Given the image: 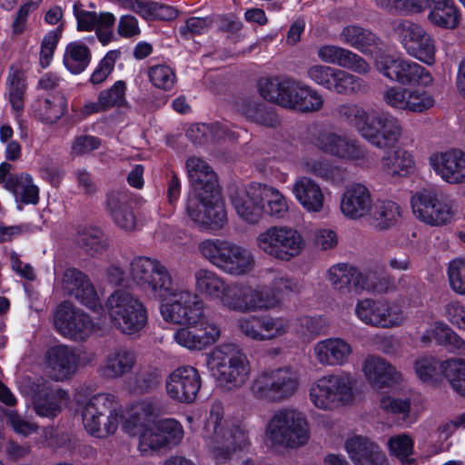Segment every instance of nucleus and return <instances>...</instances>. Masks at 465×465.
I'll return each instance as SVG.
<instances>
[{
  "mask_svg": "<svg viewBox=\"0 0 465 465\" xmlns=\"http://www.w3.org/2000/svg\"><path fill=\"white\" fill-rule=\"evenodd\" d=\"M45 364L53 380L64 381L76 373L79 357L70 346L54 345L46 351Z\"/></svg>",
  "mask_w": 465,
  "mask_h": 465,
  "instance_id": "393cba45",
  "label": "nucleus"
},
{
  "mask_svg": "<svg viewBox=\"0 0 465 465\" xmlns=\"http://www.w3.org/2000/svg\"><path fill=\"white\" fill-rule=\"evenodd\" d=\"M257 248L268 257L290 262L306 247L302 233L288 225H273L260 232L255 240Z\"/></svg>",
  "mask_w": 465,
  "mask_h": 465,
  "instance_id": "9b49d317",
  "label": "nucleus"
},
{
  "mask_svg": "<svg viewBox=\"0 0 465 465\" xmlns=\"http://www.w3.org/2000/svg\"><path fill=\"white\" fill-rule=\"evenodd\" d=\"M77 244L89 255L96 257L108 248V241L104 232L93 226L79 227L76 233Z\"/></svg>",
  "mask_w": 465,
  "mask_h": 465,
  "instance_id": "09e8293b",
  "label": "nucleus"
},
{
  "mask_svg": "<svg viewBox=\"0 0 465 465\" xmlns=\"http://www.w3.org/2000/svg\"><path fill=\"white\" fill-rule=\"evenodd\" d=\"M401 134L402 126L398 118L390 114L372 112L362 139L378 149H388L399 143Z\"/></svg>",
  "mask_w": 465,
  "mask_h": 465,
  "instance_id": "412c9836",
  "label": "nucleus"
},
{
  "mask_svg": "<svg viewBox=\"0 0 465 465\" xmlns=\"http://www.w3.org/2000/svg\"><path fill=\"white\" fill-rule=\"evenodd\" d=\"M300 387L298 370L283 366L260 371L252 379L249 393L258 401L277 404L292 399Z\"/></svg>",
  "mask_w": 465,
  "mask_h": 465,
  "instance_id": "39448f33",
  "label": "nucleus"
},
{
  "mask_svg": "<svg viewBox=\"0 0 465 465\" xmlns=\"http://www.w3.org/2000/svg\"><path fill=\"white\" fill-rule=\"evenodd\" d=\"M186 213L201 231L216 232L227 223V213L219 191L190 194Z\"/></svg>",
  "mask_w": 465,
  "mask_h": 465,
  "instance_id": "ddd939ff",
  "label": "nucleus"
},
{
  "mask_svg": "<svg viewBox=\"0 0 465 465\" xmlns=\"http://www.w3.org/2000/svg\"><path fill=\"white\" fill-rule=\"evenodd\" d=\"M198 250L211 264L234 277L247 275L255 268L253 252L231 241L206 239L199 242Z\"/></svg>",
  "mask_w": 465,
  "mask_h": 465,
  "instance_id": "423d86ee",
  "label": "nucleus"
},
{
  "mask_svg": "<svg viewBox=\"0 0 465 465\" xmlns=\"http://www.w3.org/2000/svg\"><path fill=\"white\" fill-rule=\"evenodd\" d=\"M376 5L391 14H418L425 8L421 0H376Z\"/></svg>",
  "mask_w": 465,
  "mask_h": 465,
  "instance_id": "338daca9",
  "label": "nucleus"
},
{
  "mask_svg": "<svg viewBox=\"0 0 465 465\" xmlns=\"http://www.w3.org/2000/svg\"><path fill=\"white\" fill-rule=\"evenodd\" d=\"M300 166L304 173L334 186H341L347 180V170L345 168L321 157L305 156L300 161Z\"/></svg>",
  "mask_w": 465,
  "mask_h": 465,
  "instance_id": "58836bf2",
  "label": "nucleus"
},
{
  "mask_svg": "<svg viewBox=\"0 0 465 465\" xmlns=\"http://www.w3.org/2000/svg\"><path fill=\"white\" fill-rule=\"evenodd\" d=\"M177 295V300L162 304L160 310L163 320L180 326L195 328L203 350L215 343L221 336V329L205 315L203 301L190 290Z\"/></svg>",
  "mask_w": 465,
  "mask_h": 465,
  "instance_id": "f03ea898",
  "label": "nucleus"
},
{
  "mask_svg": "<svg viewBox=\"0 0 465 465\" xmlns=\"http://www.w3.org/2000/svg\"><path fill=\"white\" fill-rule=\"evenodd\" d=\"M312 143L321 152L346 162H352L363 168L376 164L374 153L368 150L357 139L333 132H321L313 138Z\"/></svg>",
  "mask_w": 465,
  "mask_h": 465,
  "instance_id": "f8f14e48",
  "label": "nucleus"
},
{
  "mask_svg": "<svg viewBox=\"0 0 465 465\" xmlns=\"http://www.w3.org/2000/svg\"><path fill=\"white\" fill-rule=\"evenodd\" d=\"M335 114L338 120L355 129L362 137L371 120L372 113L358 104L346 103L336 107Z\"/></svg>",
  "mask_w": 465,
  "mask_h": 465,
  "instance_id": "49530a36",
  "label": "nucleus"
},
{
  "mask_svg": "<svg viewBox=\"0 0 465 465\" xmlns=\"http://www.w3.org/2000/svg\"><path fill=\"white\" fill-rule=\"evenodd\" d=\"M196 291L211 299L218 300L223 306V299L231 285L216 272L208 269H199L194 273Z\"/></svg>",
  "mask_w": 465,
  "mask_h": 465,
  "instance_id": "79ce46f5",
  "label": "nucleus"
},
{
  "mask_svg": "<svg viewBox=\"0 0 465 465\" xmlns=\"http://www.w3.org/2000/svg\"><path fill=\"white\" fill-rule=\"evenodd\" d=\"M275 300L269 297L266 286L235 282L231 284L223 299V307L241 313L273 310Z\"/></svg>",
  "mask_w": 465,
  "mask_h": 465,
  "instance_id": "a211bd4d",
  "label": "nucleus"
},
{
  "mask_svg": "<svg viewBox=\"0 0 465 465\" xmlns=\"http://www.w3.org/2000/svg\"><path fill=\"white\" fill-rule=\"evenodd\" d=\"M390 454L396 457L401 465H417V460L411 456L413 453L414 441L406 433L391 436L387 442Z\"/></svg>",
  "mask_w": 465,
  "mask_h": 465,
  "instance_id": "13d9d810",
  "label": "nucleus"
},
{
  "mask_svg": "<svg viewBox=\"0 0 465 465\" xmlns=\"http://www.w3.org/2000/svg\"><path fill=\"white\" fill-rule=\"evenodd\" d=\"M301 291V285L299 282L287 275H279L273 278L271 282L270 288L266 287V292L269 297L275 300L273 309L279 307L284 297L292 294H297Z\"/></svg>",
  "mask_w": 465,
  "mask_h": 465,
  "instance_id": "bf43d9fd",
  "label": "nucleus"
},
{
  "mask_svg": "<svg viewBox=\"0 0 465 465\" xmlns=\"http://www.w3.org/2000/svg\"><path fill=\"white\" fill-rule=\"evenodd\" d=\"M292 192L296 201L308 213H321L324 208L325 195L320 184L308 176L297 178Z\"/></svg>",
  "mask_w": 465,
  "mask_h": 465,
  "instance_id": "4c0bfd02",
  "label": "nucleus"
},
{
  "mask_svg": "<svg viewBox=\"0 0 465 465\" xmlns=\"http://www.w3.org/2000/svg\"><path fill=\"white\" fill-rule=\"evenodd\" d=\"M210 365L215 379L228 389L242 387L252 374L247 354L232 343L217 346L211 353Z\"/></svg>",
  "mask_w": 465,
  "mask_h": 465,
  "instance_id": "1a4fd4ad",
  "label": "nucleus"
},
{
  "mask_svg": "<svg viewBox=\"0 0 465 465\" xmlns=\"http://www.w3.org/2000/svg\"><path fill=\"white\" fill-rule=\"evenodd\" d=\"M356 317L364 324L390 329L401 326L406 320L402 306L396 302L365 298L359 300L354 310Z\"/></svg>",
  "mask_w": 465,
  "mask_h": 465,
  "instance_id": "2eb2a0df",
  "label": "nucleus"
},
{
  "mask_svg": "<svg viewBox=\"0 0 465 465\" xmlns=\"http://www.w3.org/2000/svg\"><path fill=\"white\" fill-rule=\"evenodd\" d=\"M126 84L119 80L111 87L106 88L99 93V100L104 104L106 111L114 107H121L126 104L125 98Z\"/></svg>",
  "mask_w": 465,
  "mask_h": 465,
  "instance_id": "69168bd1",
  "label": "nucleus"
},
{
  "mask_svg": "<svg viewBox=\"0 0 465 465\" xmlns=\"http://www.w3.org/2000/svg\"><path fill=\"white\" fill-rule=\"evenodd\" d=\"M375 68L386 78L402 85L428 86L433 82L430 73L420 64L390 54L378 56Z\"/></svg>",
  "mask_w": 465,
  "mask_h": 465,
  "instance_id": "dca6fc26",
  "label": "nucleus"
},
{
  "mask_svg": "<svg viewBox=\"0 0 465 465\" xmlns=\"http://www.w3.org/2000/svg\"><path fill=\"white\" fill-rule=\"evenodd\" d=\"M340 40L362 54L371 53L380 44V38L374 33L357 25L343 27L340 33Z\"/></svg>",
  "mask_w": 465,
  "mask_h": 465,
  "instance_id": "a18cd8bd",
  "label": "nucleus"
},
{
  "mask_svg": "<svg viewBox=\"0 0 465 465\" xmlns=\"http://www.w3.org/2000/svg\"><path fill=\"white\" fill-rule=\"evenodd\" d=\"M124 418V411L118 400L99 418L93 429L88 432L91 436L105 439L114 434Z\"/></svg>",
  "mask_w": 465,
  "mask_h": 465,
  "instance_id": "6e6d98bb",
  "label": "nucleus"
},
{
  "mask_svg": "<svg viewBox=\"0 0 465 465\" xmlns=\"http://www.w3.org/2000/svg\"><path fill=\"white\" fill-rule=\"evenodd\" d=\"M159 383L156 371H143L130 377L127 386L132 392L144 393L153 389Z\"/></svg>",
  "mask_w": 465,
  "mask_h": 465,
  "instance_id": "774afa93",
  "label": "nucleus"
},
{
  "mask_svg": "<svg viewBox=\"0 0 465 465\" xmlns=\"http://www.w3.org/2000/svg\"><path fill=\"white\" fill-rule=\"evenodd\" d=\"M411 204L415 217L430 226L450 223L456 213L453 202L432 189L416 192L411 196Z\"/></svg>",
  "mask_w": 465,
  "mask_h": 465,
  "instance_id": "4468645a",
  "label": "nucleus"
},
{
  "mask_svg": "<svg viewBox=\"0 0 465 465\" xmlns=\"http://www.w3.org/2000/svg\"><path fill=\"white\" fill-rule=\"evenodd\" d=\"M391 29L396 38L402 45L408 54L417 52L415 44L428 35L419 25L409 20L398 19L391 22Z\"/></svg>",
  "mask_w": 465,
  "mask_h": 465,
  "instance_id": "8fccbe9b",
  "label": "nucleus"
},
{
  "mask_svg": "<svg viewBox=\"0 0 465 465\" xmlns=\"http://www.w3.org/2000/svg\"><path fill=\"white\" fill-rule=\"evenodd\" d=\"M60 286L64 292L74 297L82 304L94 308L99 298L88 276L76 268H67L62 274Z\"/></svg>",
  "mask_w": 465,
  "mask_h": 465,
  "instance_id": "cd10ccee",
  "label": "nucleus"
},
{
  "mask_svg": "<svg viewBox=\"0 0 465 465\" xmlns=\"http://www.w3.org/2000/svg\"><path fill=\"white\" fill-rule=\"evenodd\" d=\"M205 447L216 463H223L232 456L251 445L249 431L245 426L224 416L220 401H213L202 430Z\"/></svg>",
  "mask_w": 465,
  "mask_h": 465,
  "instance_id": "f257e3e1",
  "label": "nucleus"
},
{
  "mask_svg": "<svg viewBox=\"0 0 465 465\" xmlns=\"http://www.w3.org/2000/svg\"><path fill=\"white\" fill-rule=\"evenodd\" d=\"M189 182L193 188L191 194H203L218 190L216 173L203 159L191 157L186 161Z\"/></svg>",
  "mask_w": 465,
  "mask_h": 465,
  "instance_id": "e433bc0d",
  "label": "nucleus"
},
{
  "mask_svg": "<svg viewBox=\"0 0 465 465\" xmlns=\"http://www.w3.org/2000/svg\"><path fill=\"white\" fill-rule=\"evenodd\" d=\"M186 136L194 143L204 144L227 137L231 138L232 133L223 124H196L186 131Z\"/></svg>",
  "mask_w": 465,
  "mask_h": 465,
  "instance_id": "3c124183",
  "label": "nucleus"
},
{
  "mask_svg": "<svg viewBox=\"0 0 465 465\" xmlns=\"http://www.w3.org/2000/svg\"><path fill=\"white\" fill-rule=\"evenodd\" d=\"M148 77L154 87L164 91L171 90L176 82L173 70L166 64L151 66L148 69Z\"/></svg>",
  "mask_w": 465,
  "mask_h": 465,
  "instance_id": "0e129e2a",
  "label": "nucleus"
},
{
  "mask_svg": "<svg viewBox=\"0 0 465 465\" xmlns=\"http://www.w3.org/2000/svg\"><path fill=\"white\" fill-rule=\"evenodd\" d=\"M430 8L429 21L434 25L454 29L460 21V11L453 0H426Z\"/></svg>",
  "mask_w": 465,
  "mask_h": 465,
  "instance_id": "a19ab883",
  "label": "nucleus"
},
{
  "mask_svg": "<svg viewBox=\"0 0 465 465\" xmlns=\"http://www.w3.org/2000/svg\"><path fill=\"white\" fill-rule=\"evenodd\" d=\"M259 92L265 100L301 113L318 112L324 104L323 96L316 89L292 77L262 79Z\"/></svg>",
  "mask_w": 465,
  "mask_h": 465,
  "instance_id": "7ed1b4c3",
  "label": "nucleus"
},
{
  "mask_svg": "<svg viewBox=\"0 0 465 465\" xmlns=\"http://www.w3.org/2000/svg\"><path fill=\"white\" fill-rule=\"evenodd\" d=\"M317 55L325 64H335L360 74H365L371 70V66L365 59L341 46L334 45H321L317 50Z\"/></svg>",
  "mask_w": 465,
  "mask_h": 465,
  "instance_id": "7c9ffc66",
  "label": "nucleus"
},
{
  "mask_svg": "<svg viewBox=\"0 0 465 465\" xmlns=\"http://www.w3.org/2000/svg\"><path fill=\"white\" fill-rule=\"evenodd\" d=\"M74 15L77 22V30L82 32L95 31L98 41L107 45L114 39V26L116 17L110 12H93L74 5Z\"/></svg>",
  "mask_w": 465,
  "mask_h": 465,
  "instance_id": "5701e85b",
  "label": "nucleus"
},
{
  "mask_svg": "<svg viewBox=\"0 0 465 465\" xmlns=\"http://www.w3.org/2000/svg\"><path fill=\"white\" fill-rule=\"evenodd\" d=\"M235 107L238 113L252 123L266 127H275L279 124L274 111L254 98L239 99Z\"/></svg>",
  "mask_w": 465,
  "mask_h": 465,
  "instance_id": "ea45409f",
  "label": "nucleus"
},
{
  "mask_svg": "<svg viewBox=\"0 0 465 465\" xmlns=\"http://www.w3.org/2000/svg\"><path fill=\"white\" fill-rule=\"evenodd\" d=\"M92 58L90 48L80 41L69 43L64 53L63 63L72 74H78L89 65Z\"/></svg>",
  "mask_w": 465,
  "mask_h": 465,
  "instance_id": "603ef678",
  "label": "nucleus"
},
{
  "mask_svg": "<svg viewBox=\"0 0 465 465\" xmlns=\"http://www.w3.org/2000/svg\"><path fill=\"white\" fill-rule=\"evenodd\" d=\"M351 344L339 337H331L317 341L312 354L318 364L323 367H342L350 362L352 355Z\"/></svg>",
  "mask_w": 465,
  "mask_h": 465,
  "instance_id": "a878e982",
  "label": "nucleus"
},
{
  "mask_svg": "<svg viewBox=\"0 0 465 465\" xmlns=\"http://www.w3.org/2000/svg\"><path fill=\"white\" fill-rule=\"evenodd\" d=\"M128 275L143 292L163 301L168 297L177 300V293L188 290L174 284L170 272L160 261L145 256L132 259Z\"/></svg>",
  "mask_w": 465,
  "mask_h": 465,
  "instance_id": "0eeeda50",
  "label": "nucleus"
},
{
  "mask_svg": "<svg viewBox=\"0 0 465 465\" xmlns=\"http://www.w3.org/2000/svg\"><path fill=\"white\" fill-rule=\"evenodd\" d=\"M361 370L368 382L375 388L390 387L401 381V374L381 357L368 356Z\"/></svg>",
  "mask_w": 465,
  "mask_h": 465,
  "instance_id": "72a5a7b5",
  "label": "nucleus"
},
{
  "mask_svg": "<svg viewBox=\"0 0 465 465\" xmlns=\"http://www.w3.org/2000/svg\"><path fill=\"white\" fill-rule=\"evenodd\" d=\"M373 226L379 231H386L395 226L401 218V209L392 201H377L370 213Z\"/></svg>",
  "mask_w": 465,
  "mask_h": 465,
  "instance_id": "de8ad7c7",
  "label": "nucleus"
},
{
  "mask_svg": "<svg viewBox=\"0 0 465 465\" xmlns=\"http://www.w3.org/2000/svg\"><path fill=\"white\" fill-rule=\"evenodd\" d=\"M55 331L64 338L81 342L86 341L94 330L90 316L67 302H61L54 312Z\"/></svg>",
  "mask_w": 465,
  "mask_h": 465,
  "instance_id": "6ab92c4d",
  "label": "nucleus"
},
{
  "mask_svg": "<svg viewBox=\"0 0 465 465\" xmlns=\"http://www.w3.org/2000/svg\"><path fill=\"white\" fill-rule=\"evenodd\" d=\"M105 310L111 323L125 335H137L147 325L145 305L130 292L114 291L105 302Z\"/></svg>",
  "mask_w": 465,
  "mask_h": 465,
  "instance_id": "9d476101",
  "label": "nucleus"
},
{
  "mask_svg": "<svg viewBox=\"0 0 465 465\" xmlns=\"http://www.w3.org/2000/svg\"><path fill=\"white\" fill-rule=\"evenodd\" d=\"M357 381L348 371L325 374L309 389L310 402L318 410L333 411L354 401Z\"/></svg>",
  "mask_w": 465,
  "mask_h": 465,
  "instance_id": "6e6552de",
  "label": "nucleus"
},
{
  "mask_svg": "<svg viewBox=\"0 0 465 465\" xmlns=\"http://www.w3.org/2000/svg\"><path fill=\"white\" fill-rule=\"evenodd\" d=\"M432 339L436 340L439 344L449 345L452 350L465 354V341L443 322H435L431 323L422 335V341L424 342Z\"/></svg>",
  "mask_w": 465,
  "mask_h": 465,
  "instance_id": "5fc2aeb1",
  "label": "nucleus"
},
{
  "mask_svg": "<svg viewBox=\"0 0 465 465\" xmlns=\"http://www.w3.org/2000/svg\"><path fill=\"white\" fill-rule=\"evenodd\" d=\"M373 207V198L370 189L353 183L345 187L341 194L340 209L348 219L358 220L369 215Z\"/></svg>",
  "mask_w": 465,
  "mask_h": 465,
  "instance_id": "bb28decb",
  "label": "nucleus"
},
{
  "mask_svg": "<svg viewBox=\"0 0 465 465\" xmlns=\"http://www.w3.org/2000/svg\"><path fill=\"white\" fill-rule=\"evenodd\" d=\"M328 282L340 294H360L369 290L368 276L358 268L347 263H337L329 268L326 274Z\"/></svg>",
  "mask_w": 465,
  "mask_h": 465,
  "instance_id": "b1692460",
  "label": "nucleus"
},
{
  "mask_svg": "<svg viewBox=\"0 0 465 465\" xmlns=\"http://www.w3.org/2000/svg\"><path fill=\"white\" fill-rule=\"evenodd\" d=\"M440 370L451 388L457 393L465 396V361L460 359L447 360L441 362Z\"/></svg>",
  "mask_w": 465,
  "mask_h": 465,
  "instance_id": "052dcab7",
  "label": "nucleus"
},
{
  "mask_svg": "<svg viewBox=\"0 0 465 465\" xmlns=\"http://www.w3.org/2000/svg\"><path fill=\"white\" fill-rule=\"evenodd\" d=\"M117 401L111 393H97L86 400L81 407V416L84 430L88 433L99 418Z\"/></svg>",
  "mask_w": 465,
  "mask_h": 465,
  "instance_id": "37998d69",
  "label": "nucleus"
},
{
  "mask_svg": "<svg viewBox=\"0 0 465 465\" xmlns=\"http://www.w3.org/2000/svg\"><path fill=\"white\" fill-rule=\"evenodd\" d=\"M139 443L138 450L143 455H148L153 451L166 449L164 440L161 435L158 425L150 427V425L142 430L138 434Z\"/></svg>",
  "mask_w": 465,
  "mask_h": 465,
  "instance_id": "680f3d73",
  "label": "nucleus"
},
{
  "mask_svg": "<svg viewBox=\"0 0 465 465\" xmlns=\"http://www.w3.org/2000/svg\"><path fill=\"white\" fill-rule=\"evenodd\" d=\"M382 171L390 176L405 177L415 170L413 155L407 150L398 147L385 153L381 160Z\"/></svg>",
  "mask_w": 465,
  "mask_h": 465,
  "instance_id": "c03bdc74",
  "label": "nucleus"
},
{
  "mask_svg": "<svg viewBox=\"0 0 465 465\" xmlns=\"http://www.w3.org/2000/svg\"><path fill=\"white\" fill-rule=\"evenodd\" d=\"M9 82V102L12 109L15 114V119L21 125L20 117L24 111V94L25 92V81L21 78L19 74L15 73L8 77Z\"/></svg>",
  "mask_w": 465,
  "mask_h": 465,
  "instance_id": "e2e57ef3",
  "label": "nucleus"
},
{
  "mask_svg": "<svg viewBox=\"0 0 465 465\" xmlns=\"http://www.w3.org/2000/svg\"><path fill=\"white\" fill-rule=\"evenodd\" d=\"M429 163L435 173L450 184L465 183V153L450 149L433 153Z\"/></svg>",
  "mask_w": 465,
  "mask_h": 465,
  "instance_id": "4be33fe9",
  "label": "nucleus"
},
{
  "mask_svg": "<svg viewBox=\"0 0 465 465\" xmlns=\"http://www.w3.org/2000/svg\"><path fill=\"white\" fill-rule=\"evenodd\" d=\"M6 190L12 192L23 203L37 204L39 202V189L28 173H15L13 180L6 184Z\"/></svg>",
  "mask_w": 465,
  "mask_h": 465,
  "instance_id": "864d4df0",
  "label": "nucleus"
},
{
  "mask_svg": "<svg viewBox=\"0 0 465 465\" xmlns=\"http://www.w3.org/2000/svg\"><path fill=\"white\" fill-rule=\"evenodd\" d=\"M106 208L119 229L125 232H133L136 229L137 219L127 191L110 192L106 198Z\"/></svg>",
  "mask_w": 465,
  "mask_h": 465,
  "instance_id": "473e14b6",
  "label": "nucleus"
},
{
  "mask_svg": "<svg viewBox=\"0 0 465 465\" xmlns=\"http://www.w3.org/2000/svg\"><path fill=\"white\" fill-rule=\"evenodd\" d=\"M136 352L125 346L110 350L98 369L101 376L107 379H118L131 372L136 364Z\"/></svg>",
  "mask_w": 465,
  "mask_h": 465,
  "instance_id": "f704fd0d",
  "label": "nucleus"
},
{
  "mask_svg": "<svg viewBox=\"0 0 465 465\" xmlns=\"http://www.w3.org/2000/svg\"><path fill=\"white\" fill-rule=\"evenodd\" d=\"M202 386L198 370L190 365L175 368L165 380L167 395L173 401L190 404L194 402Z\"/></svg>",
  "mask_w": 465,
  "mask_h": 465,
  "instance_id": "aec40b11",
  "label": "nucleus"
},
{
  "mask_svg": "<svg viewBox=\"0 0 465 465\" xmlns=\"http://www.w3.org/2000/svg\"><path fill=\"white\" fill-rule=\"evenodd\" d=\"M159 414V408L153 400L146 399L132 404L124 415L123 429L132 436H136L148 427Z\"/></svg>",
  "mask_w": 465,
  "mask_h": 465,
  "instance_id": "c9c22d12",
  "label": "nucleus"
},
{
  "mask_svg": "<svg viewBox=\"0 0 465 465\" xmlns=\"http://www.w3.org/2000/svg\"><path fill=\"white\" fill-rule=\"evenodd\" d=\"M67 391L44 383L33 397V405L38 416L53 419L56 417L69 402Z\"/></svg>",
  "mask_w": 465,
  "mask_h": 465,
  "instance_id": "2f4dec72",
  "label": "nucleus"
},
{
  "mask_svg": "<svg viewBox=\"0 0 465 465\" xmlns=\"http://www.w3.org/2000/svg\"><path fill=\"white\" fill-rule=\"evenodd\" d=\"M232 206L238 217L248 224H257L264 214L260 183H252L232 198Z\"/></svg>",
  "mask_w": 465,
  "mask_h": 465,
  "instance_id": "c85d7f7f",
  "label": "nucleus"
},
{
  "mask_svg": "<svg viewBox=\"0 0 465 465\" xmlns=\"http://www.w3.org/2000/svg\"><path fill=\"white\" fill-rule=\"evenodd\" d=\"M306 76L315 84L338 94L351 95L363 93L368 86L360 77L344 70L326 64L310 65Z\"/></svg>",
  "mask_w": 465,
  "mask_h": 465,
  "instance_id": "f3484780",
  "label": "nucleus"
},
{
  "mask_svg": "<svg viewBox=\"0 0 465 465\" xmlns=\"http://www.w3.org/2000/svg\"><path fill=\"white\" fill-rule=\"evenodd\" d=\"M264 435L272 448L298 449L310 440V424L303 411L293 407H282L268 420Z\"/></svg>",
  "mask_w": 465,
  "mask_h": 465,
  "instance_id": "20e7f679",
  "label": "nucleus"
},
{
  "mask_svg": "<svg viewBox=\"0 0 465 465\" xmlns=\"http://www.w3.org/2000/svg\"><path fill=\"white\" fill-rule=\"evenodd\" d=\"M262 201L265 204L264 214L274 219H282L288 213L286 197L275 187L261 183Z\"/></svg>",
  "mask_w": 465,
  "mask_h": 465,
  "instance_id": "4d7b16f0",
  "label": "nucleus"
},
{
  "mask_svg": "<svg viewBox=\"0 0 465 465\" xmlns=\"http://www.w3.org/2000/svg\"><path fill=\"white\" fill-rule=\"evenodd\" d=\"M344 448L354 465H389L380 446L361 435L349 436Z\"/></svg>",
  "mask_w": 465,
  "mask_h": 465,
  "instance_id": "c756f323",
  "label": "nucleus"
}]
</instances>
